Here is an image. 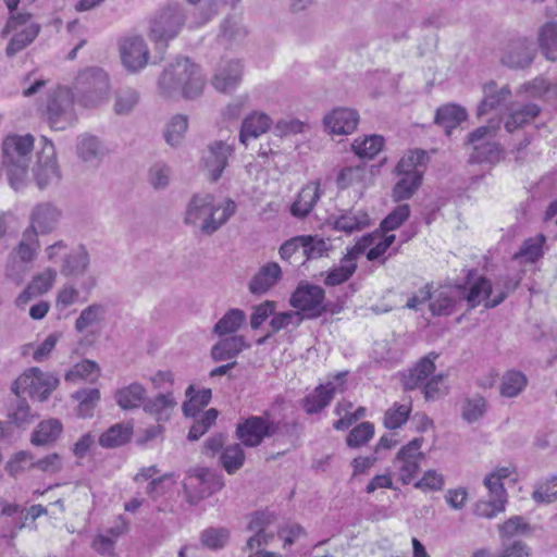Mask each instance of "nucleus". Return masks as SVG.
I'll return each instance as SVG.
<instances>
[{"label":"nucleus","mask_w":557,"mask_h":557,"mask_svg":"<svg viewBox=\"0 0 557 557\" xmlns=\"http://www.w3.org/2000/svg\"><path fill=\"white\" fill-rule=\"evenodd\" d=\"M422 183V174L403 175L393 188L395 201L406 200L412 197Z\"/></svg>","instance_id":"51"},{"label":"nucleus","mask_w":557,"mask_h":557,"mask_svg":"<svg viewBox=\"0 0 557 557\" xmlns=\"http://www.w3.org/2000/svg\"><path fill=\"white\" fill-rule=\"evenodd\" d=\"M539 46L546 59L557 60V22H548L541 27Z\"/></svg>","instance_id":"41"},{"label":"nucleus","mask_w":557,"mask_h":557,"mask_svg":"<svg viewBox=\"0 0 557 557\" xmlns=\"http://www.w3.org/2000/svg\"><path fill=\"white\" fill-rule=\"evenodd\" d=\"M272 120L263 112H252L242 123L239 140L247 145L249 139H256L264 134L271 126Z\"/></svg>","instance_id":"30"},{"label":"nucleus","mask_w":557,"mask_h":557,"mask_svg":"<svg viewBox=\"0 0 557 557\" xmlns=\"http://www.w3.org/2000/svg\"><path fill=\"white\" fill-rule=\"evenodd\" d=\"M243 77V64L239 60L222 61L212 78L213 87L222 92L235 89Z\"/></svg>","instance_id":"23"},{"label":"nucleus","mask_w":557,"mask_h":557,"mask_svg":"<svg viewBox=\"0 0 557 557\" xmlns=\"http://www.w3.org/2000/svg\"><path fill=\"white\" fill-rule=\"evenodd\" d=\"M483 92L484 98L478 108L479 115H483L490 110L499 108L511 97V90L507 85L498 87L495 82L485 84Z\"/></svg>","instance_id":"31"},{"label":"nucleus","mask_w":557,"mask_h":557,"mask_svg":"<svg viewBox=\"0 0 557 557\" xmlns=\"http://www.w3.org/2000/svg\"><path fill=\"white\" fill-rule=\"evenodd\" d=\"M358 123L359 113L350 108H336L323 119L325 129L333 135L351 134L357 128Z\"/></svg>","instance_id":"22"},{"label":"nucleus","mask_w":557,"mask_h":557,"mask_svg":"<svg viewBox=\"0 0 557 557\" xmlns=\"http://www.w3.org/2000/svg\"><path fill=\"white\" fill-rule=\"evenodd\" d=\"M245 321L246 314L243 310L237 308L230 309L215 323L213 327V333L219 336L233 334L242 327Z\"/></svg>","instance_id":"40"},{"label":"nucleus","mask_w":557,"mask_h":557,"mask_svg":"<svg viewBox=\"0 0 557 557\" xmlns=\"http://www.w3.org/2000/svg\"><path fill=\"white\" fill-rule=\"evenodd\" d=\"M301 258L304 260L318 259L329 251L326 240L318 235H300Z\"/></svg>","instance_id":"48"},{"label":"nucleus","mask_w":557,"mask_h":557,"mask_svg":"<svg viewBox=\"0 0 557 557\" xmlns=\"http://www.w3.org/2000/svg\"><path fill=\"white\" fill-rule=\"evenodd\" d=\"M498 126L485 125L469 134V144L473 151L470 161L473 163H495L500 159V148L494 141Z\"/></svg>","instance_id":"13"},{"label":"nucleus","mask_w":557,"mask_h":557,"mask_svg":"<svg viewBox=\"0 0 557 557\" xmlns=\"http://www.w3.org/2000/svg\"><path fill=\"white\" fill-rule=\"evenodd\" d=\"M423 438L417 437L403 446L394 460L398 469L399 480L407 485L412 482L420 469L424 454L421 451Z\"/></svg>","instance_id":"15"},{"label":"nucleus","mask_w":557,"mask_h":557,"mask_svg":"<svg viewBox=\"0 0 557 557\" xmlns=\"http://www.w3.org/2000/svg\"><path fill=\"white\" fill-rule=\"evenodd\" d=\"M76 152L82 161L96 163L103 158L106 150L96 136L84 134L77 138Z\"/></svg>","instance_id":"34"},{"label":"nucleus","mask_w":557,"mask_h":557,"mask_svg":"<svg viewBox=\"0 0 557 557\" xmlns=\"http://www.w3.org/2000/svg\"><path fill=\"white\" fill-rule=\"evenodd\" d=\"M30 14L28 13H16L9 17L3 27L1 35L8 36L11 32L23 27L17 32L9 41L5 52L8 57H14L16 53L25 49L30 45L38 36L40 26L37 23L30 21Z\"/></svg>","instance_id":"12"},{"label":"nucleus","mask_w":557,"mask_h":557,"mask_svg":"<svg viewBox=\"0 0 557 557\" xmlns=\"http://www.w3.org/2000/svg\"><path fill=\"white\" fill-rule=\"evenodd\" d=\"M236 209L235 201L230 198L216 202L210 193L195 194L186 206L184 223L202 235L211 236L227 223Z\"/></svg>","instance_id":"1"},{"label":"nucleus","mask_w":557,"mask_h":557,"mask_svg":"<svg viewBox=\"0 0 557 557\" xmlns=\"http://www.w3.org/2000/svg\"><path fill=\"white\" fill-rule=\"evenodd\" d=\"M426 160L428 153L424 150H410L399 160L395 171L398 175L422 174L419 166L425 164Z\"/></svg>","instance_id":"44"},{"label":"nucleus","mask_w":557,"mask_h":557,"mask_svg":"<svg viewBox=\"0 0 557 557\" xmlns=\"http://www.w3.org/2000/svg\"><path fill=\"white\" fill-rule=\"evenodd\" d=\"M247 346L245 338L240 335L223 338L211 348V358L215 362L233 359Z\"/></svg>","instance_id":"33"},{"label":"nucleus","mask_w":557,"mask_h":557,"mask_svg":"<svg viewBox=\"0 0 557 557\" xmlns=\"http://www.w3.org/2000/svg\"><path fill=\"white\" fill-rule=\"evenodd\" d=\"M74 101L72 90L65 86H59L49 94L45 115L52 129L63 131L74 123Z\"/></svg>","instance_id":"9"},{"label":"nucleus","mask_w":557,"mask_h":557,"mask_svg":"<svg viewBox=\"0 0 557 557\" xmlns=\"http://www.w3.org/2000/svg\"><path fill=\"white\" fill-rule=\"evenodd\" d=\"M438 357L435 352H430L421 358L412 368L403 374V385L407 391H413L423 387L425 382L435 372V359Z\"/></svg>","instance_id":"24"},{"label":"nucleus","mask_w":557,"mask_h":557,"mask_svg":"<svg viewBox=\"0 0 557 557\" xmlns=\"http://www.w3.org/2000/svg\"><path fill=\"white\" fill-rule=\"evenodd\" d=\"M120 54L123 65L129 72H138L148 63L149 49L143 37L132 36L121 41Z\"/></svg>","instance_id":"18"},{"label":"nucleus","mask_w":557,"mask_h":557,"mask_svg":"<svg viewBox=\"0 0 557 557\" xmlns=\"http://www.w3.org/2000/svg\"><path fill=\"white\" fill-rule=\"evenodd\" d=\"M45 146L42 147L36 166L34 168V177L37 186L42 189L60 180V172L57 164L54 146L42 137Z\"/></svg>","instance_id":"16"},{"label":"nucleus","mask_w":557,"mask_h":557,"mask_svg":"<svg viewBox=\"0 0 557 557\" xmlns=\"http://www.w3.org/2000/svg\"><path fill=\"white\" fill-rule=\"evenodd\" d=\"M73 397L78 401V416L88 418L92 416L94 409L100 400L98 388H87L77 391Z\"/></svg>","instance_id":"55"},{"label":"nucleus","mask_w":557,"mask_h":557,"mask_svg":"<svg viewBox=\"0 0 557 557\" xmlns=\"http://www.w3.org/2000/svg\"><path fill=\"white\" fill-rule=\"evenodd\" d=\"M62 432V424L57 419H49L39 423L32 435L34 445H46L55 441Z\"/></svg>","instance_id":"45"},{"label":"nucleus","mask_w":557,"mask_h":557,"mask_svg":"<svg viewBox=\"0 0 557 557\" xmlns=\"http://www.w3.org/2000/svg\"><path fill=\"white\" fill-rule=\"evenodd\" d=\"M176 406L177 400L174 394L168 391L166 393H161L152 398L146 399L143 409L158 422H165L170 420Z\"/></svg>","instance_id":"28"},{"label":"nucleus","mask_w":557,"mask_h":557,"mask_svg":"<svg viewBox=\"0 0 557 557\" xmlns=\"http://www.w3.org/2000/svg\"><path fill=\"white\" fill-rule=\"evenodd\" d=\"M186 400L183 403L182 409L186 417H195L211 400L212 392L210 388L195 389L194 385H189L185 392Z\"/></svg>","instance_id":"36"},{"label":"nucleus","mask_w":557,"mask_h":557,"mask_svg":"<svg viewBox=\"0 0 557 557\" xmlns=\"http://www.w3.org/2000/svg\"><path fill=\"white\" fill-rule=\"evenodd\" d=\"M289 302L304 319H317L327 310L324 289L308 282L298 284Z\"/></svg>","instance_id":"11"},{"label":"nucleus","mask_w":557,"mask_h":557,"mask_svg":"<svg viewBox=\"0 0 557 557\" xmlns=\"http://www.w3.org/2000/svg\"><path fill=\"white\" fill-rule=\"evenodd\" d=\"M459 290L461 286H441L432 292L429 309L432 315H450L455 311Z\"/></svg>","instance_id":"27"},{"label":"nucleus","mask_w":557,"mask_h":557,"mask_svg":"<svg viewBox=\"0 0 557 557\" xmlns=\"http://www.w3.org/2000/svg\"><path fill=\"white\" fill-rule=\"evenodd\" d=\"M100 375L99 366L91 360H83L76 363L65 374V381L76 383L78 380H85L88 382H95Z\"/></svg>","instance_id":"46"},{"label":"nucleus","mask_w":557,"mask_h":557,"mask_svg":"<svg viewBox=\"0 0 557 557\" xmlns=\"http://www.w3.org/2000/svg\"><path fill=\"white\" fill-rule=\"evenodd\" d=\"M188 128V117L184 114H175L166 124L164 131L165 141L171 146L181 144L186 131Z\"/></svg>","instance_id":"52"},{"label":"nucleus","mask_w":557,"mask_h":557,"mask_svg":"<svg viewBox=\"0 0 557 557\" xmlns=\"http://www.w3.org/2000/svg\"><path fill=\"white\" fill-rule=\"evenodd\" d=\"M532 498L536 503L549 504L555 502L557 499V474L537 484L532 493Z\"/></svg>","instance_id":"62"},{"label":"nucleus","mask_w":557,"mask_h":557,"mask_svg":"<svg viewBox=\"0 0 557 557\" xmlns=\"http://www.w3.org/2000/svg\"><path fill=\"white\" fill-rule=\"evenodd\" d=\"M384 138L380 135H370L357 138L352 143L354 152L360 158H374L383 148Z\"/></svg>","instance_id":"50"},{"label":"nucleus","mask_w":557,"mask_h":557,"mask_svg":"<svg viewBox=\"0 0 557 557\" xmlns=\"http://www.w3.org/2000/svg\"><path fill=\"white\" fill-rule=\"evenodd\" d=\"M282 270L276 262H269L260 268L249 283V290L255 295L267 293L281 278Z\"/></svg>","instance_id":"29"},{"label":"nucleus","mask_w":557,"mask_h":557,"mask_svg":"<svg viewBox=\"0 0 557 557\" xmlns=\"http://www.w3.org/2000/svg\"><path fill=\"white\" fill-rule=\"evenodd\" d=\"M190 478L196 480V492L188 495L191 504H197L199 500L221 491L224 486L222 474L208 468L195 469Z\"/></svg>","instance_id":"21"},{"label":"nucleus","mask_w":557,"mask_h":557,"mask_svg":"<svg viewBox=\"0 0 557 557\" xmlns=\"http://www.w3.org/2000/svg\"><path fill=\"white\" fill-rule=\"evenodd\" d=\"M369 224V216L366 213H354L347 212L341 215L334 222V228L336 231L351 234L356 231L364 228Z\"/></svg>","instance_id":"53"},{"label":"nucleus","mask_w":557,"mask_h":557,"mask_svg":"<svg viewBox=\"0 0 557 557\" xmlns=\"http://www.w3.org/2000/svg\"><path fill=\"white\" fill-rule=\"evenodd\" d=\"M45 252L48 261L60 264V273L65 277L84 275L90 264L89 253L84 246L69 249L63 240L49 245Z\"/></svg>","instance_id":"6"},{"label":"nucleus","mask_w":557,"mask_h":557,"mask_svg":"<svg viewBox=\"0 0 557 557\" xmlns=\"http://www.w3.org/2000/svg\"><path fill=\"white\" fill-rule=\"evenodd\" d=\"M132 434V423H116L100 435L99 445L103 448H115L126 444Z\"/></svg>","instance_id":"35"},{"label":"nucleus","mask_w":557,"mask_h":557,"mask_svg":"<svg viewBox=\"0 0 557 557\" xmlns=\"http://www.w3.org/2000/svg\"><path fill=\"white\" fill-rule=\"evenodd\" d=\"M106 307L101 304H92L86 307L75 321V329L78 332L85 331L88 326L100 322L106 314Z\"/></svg>","instance_id":"56"},{"label":"nucleus","mask_w":557,"mask_h":557,"mask_svg":"<svg viewBox=\"0 0 557 557\" xmlns=\"http://www.w3.org/2000/svg\"><path fill=\"white\" fill-rule=\"evenodd\" d=\"M139 95L133 88H123L116 91L114 112L119 115L128 114L138 103Z\"/></svg>","instance_id":"57"},{"label":"nucleus","mask_w":557,"mask_h":557,"mask_svg":"<svg viewBox=\"0 0 557 557\" xmlns=\"http://www.w3.org/2000/svg\"><path fill=\"white\" fill-rule=\"evenodd\" d=\"M540 113V108L534 103H527L523 106L515 107L511 109V113L505 122V128L507 132L512 133L517 128L531 122Z\"/></svg>","instance_id":"38"},{"label":"nucleus","mask_w":557,"mask_h":557,"mask_svg":"<svg viewBox=\"0 0 557 557\" xmlns=\"http://www.w3.org/2000/svg\"><path fill=\"white\" fill-rule=\"evenodd\" d=\"M486 410V399L475 394L465 399L461 406V418L468 423H474L484 417Z\"/></svg>","instance_id":"47"},{"label":"nucleus","mask_w":557,"mask_h":557,"mask_svg":"<svg viewBox=\"0 0 557 557\" xmlns=\"http://www.w3.org/2000/svg\"><path fill=\"white\" fill-rule=\"evenodd\" d=\"M528 379L520 371L509 370L504 373L500 383V395L507 398L517 397L527 386Z\"/></svg>","instance_id":"43"},{"label":"nucleus","mask_w":557,"mask_h":557,"mask_svg":"<svg viewBox=\"0 0 557 557\" xmlns=\"http://www.w3.org/2000/svg\"><path fill=\"white\" fill-rule=\"evenodd\" d=\"M159 87L163 92L171 95L181 91L187 99L198 97L205 87V76L199 66L188 58L176 59L159 78Z\"/></svg>","instance_id":"3"},{"label":"nucleus","mask_w":557,"mask_h":557,"mask_svg":"<svg viewBox=\"0 0 557 557\" xmlns=\"http://www.w3.org/2000/svg\"><path fill=\"white\" fill-rule=\"evenodd\" d=\"M493 292L491 282L486 277H479L470 286L468 293L465 295L470 308H474L480 305L483 300L488 301L490 296Z\"/></svg>","instance_id":"54"},{"label":"nucleus","mask_w":557,"mask_h":557,"mask_svg":"<svg viewBox=\"0 0 557 557\" xmlns=\"http://www.w3.org/2000/svg\"><path fill=\"white\" fill-rule=\"evenodd\" d=\"M70 89L78 104L85 108H97L109 98L110 77L103 69L88 66L77 72Z\"/></svg>","instance_id":"4"},{"label":"nucleus","mask_w":557,"mask_h":557,"mask_svg":"<svg viewBox=\"0 0 557 557\" xmlns=\"http://www.w3.org/2000/svg\"><path fill=\"white\" fill-rule=\"evenodd\" d=\"M347 372L336 373L325 384L318 385L301 400V407L308 414H314L327 407L337 393H343L346 387Z\"/></svg>","instance_id":"14"},{"label":"nucleus","mask_w":557,"mask_h":557,"mask_svg":"<svg viewBox=\"0 0 557 557\" xmlns=\"http://www.w3.org/2000/svg\"><path fill=\"white\" fill-rule=\"evenodd\" d=\"M545 240L546 238L542 234L525 239L513 258L524 263H534L543 256V245Z\"/></svg>","instance_id":"42"},{"label":"nucleus","mask_w":557,"mask_h":557,"mask_svg":"<svg viewBox=\"0 0 557 557\" xmlns=\"http://www.w3.org/2000/svg\"><path fill=\"white\" fill-rule=\"evenodd\" d=\"M228 536L230 533L224 528H210L201 533L200 540L201 543L208 548L219 549L226 544Z\"/></svg>","instance_id":"63"},{"label":"nucleus","mask_w":557,"mask_h":557,"mask_svg":"<svg viewBox=\"0 0 557 557\" xmlns=\"http://www.w3.org/2000/svg\"><path fill=\"white\" fill-rule=\"evenodd\" d=\"M321 188L319 182H311L304 186L298 193L296 200L292 203L289 212L297 219L307 218L313 210L315 203L321 198Z\"/></svg>","instance_id":"26"},{"label":"nucleus","mask_w":557,"mask_h":557,"mask_svg":"<svg viewBox=\"0 0 557 557\" xmlns=\"http://www.w3.org/2000/svg\"><path fill=\"white\" fill-rule=\"evenodd\" d=\"M357 262L346 255L341 259L339 264L325 272L324 284L337 286L347 282L356 272Z\"/></svg>","instance_id":"39"},{"label":"nucleus","mask_w":557,"mask_h":557,"mask_svg":"<svg viewBox=\"0 0 557 557\" xmlns=\"http://www.w3.org/2000/svg\"><path fill=\"white\" fill-rule=\"evenodd\" d=\"M60 381L49 372L33 367L22 373L13 383L12 391L20 397L28 395L30 398L45 401L57 388Z\"/></svg>","instance_id":"8"},{"label":"nucleus","mask_w":557,"mask_h":557,"mask_svg":"<svg viewBox=\"0 0 557 557\" xmlns=\"http://www.w3.org/2000/svg\"><path fill=\"white\" fill-rule=\"evenodd\" d=\"M281 429V421H275L269 411L261 416H250L242 419L237 425L235 435L242 445L257 447L264 438L273 437Z\"/></svg>","instance_id":"7"},{"label":"nucleus","mask_w":557,"mask_h":557,"mask_svg":"<svg viewBox=\"0 0 557 557\" xmlns=\"http://www.w3.org/2000/svg\"><path fill=\"white\" fill-rule=\"evenodd\" d=\"M467 119L466 110L457 104H446L437 109L435 114L436 124L445 128L447 135Z\"/></svg>","instance_id":"37"},{"label":"nucleus","mask_w":557,"mask_h":557,"mask_svg":"<svg viewBox=\"0 0 557 557\" xmlns=\"http://www.w3.org/2000/svg\"><path fill=\"white\" fill-rule=\"evenodd\" d=\"M410 412H411L410 405L394 404V406L391 407L385 412L384 425L391 430L400 428L404 423L407 422Z\"/></svg>","instance_id":"61"},{"label":"nucleus","mask_w":557,"mask_h":557,"mask_svg":"<svg viewBox=\"0 0 557 557\" xmlns=\"http://www.w3.org/2000/svg\"><path fill=\"white\" fill-rule=\"evenodd\" d=\"M374 435V425L371 422H361L356 425L347 435L348 447L358 448L367 444Z\"/></svg>","instance_id":"58"},{"label":"nucleus","mask_w":557,"mask_h":557,"mask_svg":"<svg viewBox=\"0 0 557 557\" xmlns=\"http://www.w3.org/2000/svg\"><path fill=\"white\" fill-rule=\"evenodd\" d=\"M536 51V46L532 40L518 38L505 47L500 62L511 69H524L533 62Z\"/></svg>","instance_id":"17"},{"label":"nucleus","mask_w":557,"mask_h":557,"mask_svg":"<svg viewBox=\"0 0 557 557\" xmlns=\"http://www.w3.org/2000/svg\"><path fill=\"white\" fill-rule=\"evenodd\" d=\"M40 247L33 231L25 230L16 248L9 255L5 273L14 282L21 283L28 271V264L35 259Z\"/></svg>","instance_id":"10"},{"label":"nucleus","mask_w":557,"mask_h":557,"mask_svg":"<svg viewBox=\"0 0 557 557\" xmlns=\"http://www.w3.org/2000/svg\"><path fill=\"white\" fill-rule=\"evenodd\" d=\"M245 459V451L240 444L226 446L220 455V462L228 474L237 472L244 466Z\"/></svg>","instance_id":"49"},{"label":"nucleus","mask_w":557,"mask_h":557,"mask_svg":"<svg viewBox=\"0 0 557 557\" xmlns=\"http://www.w3.org/2000/svg\"><path fill=\"white\" fill-rule=\"evenodd\" d=\"M58 272L53 268H47L33 277L30 283L16 298V305L22 307L33 298L48 293L55 283Z\"/></svg>","instance_id":"25"},{"label":"nucleus","mask_w":557,"mask_h":557,"mask_svg":"<svg viewBox=\"0 0 557 557\" xmlns=\"http://www.w3.org/2000/svg\"><path fill=\"white\" fill-rule=\"evenodd\" d=\"M410 215V207L408 205L397 206L381 223L384 232L398 228Z\"/></svg>","instance_id":"64"},{"label":"nucleus","mask_w":557,"mask_h":557,"mask_svg":"<svg viewBox=\"0 0 557 557\" xmlns=\"http://www.w3.org/2000/svg\"><path fill=\"white\" fill-rule=\"evenodd\" d=\"M186 16L178 3H169L158 10L149 22V38L157 45L166 47V42L181 32Z\"/></svg>","instance_id":"5"},{"label":"nucleus","mask_w":557,"mask_h":557,"mask_svg":"<svg viewBox=\"0 0 557 557\" xmlns=\"http://www.w3.org/2000/svg\"><path fill=\"white\" fill-rule=\"evenodd\" d=\"M34 148V137L26 135H9L2 144V164L11 187L20 190L29 180V163Z\"/></svg>","instance_id":"2"},{"label":"nucleus","mask_w":557,"mask_h":557,"mask_svg":"<svg viewBox=\"0 0 557 557\" xmlns=\"http://www.w3.org/2000/svg\"><path fill=\"white\" fill-rule=\"evenodd\" d=\"M61 219V211L49 202H42L35 206L29 214V226L27 231H33L38 237L53 232Z\"/></svg>","instance_id":"20"},{"label":"nucleus","mask_w":557,"mask_h":557,"mask_svg":"<svg viewBox=\"0 0 557 557\" xmlns=\"http://www.w3.org/2000/svg\"><path fill=\"white\" fill-rule=\"evenodd\" d=\"M233 152L232 145L222 140H215L207 147L202 154V163L212 182L221 177Z\"/></svg>","instance_id":"19"},{"label":"nucleus","mask_w":557,"mask_h":557,"mask_svg":"<svg viewBox=\"0 0 557 557\" xmlns=\"http://www.w3.org/2000/svg\"><path fill=\"white\" fill-rule=\"evenodd\" d=\"M505 504L506 498L481 499L474 506V513L480 518L492 519L505 510Z\"/></svg>","instance_id":"60"},{"label":"nucleus","mask_w":557,"mask_h":557,"mask_svg":"<svg viewBox=\"0 0 557 557\" xmlns=\"http://www.w3.org/2000/svg\"><path fill=\"white\" fill-rule=\"evenodd\" d=\"M147 391L139 383H132L115 392L114 398L119 407L123 410H132L144 407Z\"/></svg>","instance_id":"32"},{"label":"nucleus","mask_w":557,"mask_h":557,"mask_svg":"<svg viewBox=\"0 0 557 557\" xmlns=\"http://www.w3.org/2000/svg\"><path fill=\"white\" fill-rule=\"evenodd\" d=\"M219 411L210 408L197 419L188 432L189 441L199 440L216 421Z\"/></svg>","instance_id":"59"}]
</instances>
